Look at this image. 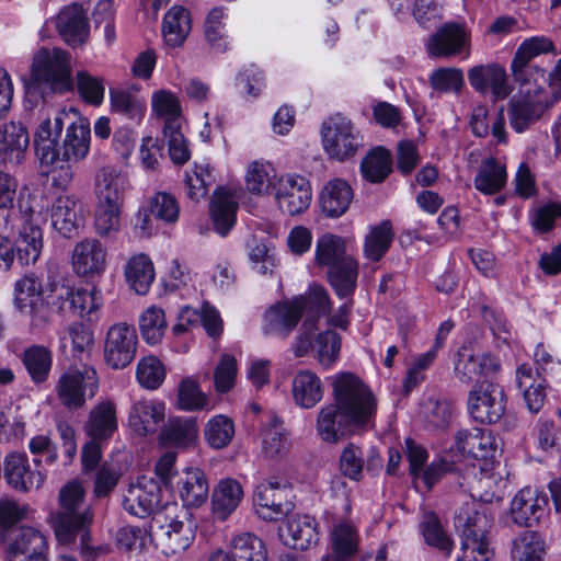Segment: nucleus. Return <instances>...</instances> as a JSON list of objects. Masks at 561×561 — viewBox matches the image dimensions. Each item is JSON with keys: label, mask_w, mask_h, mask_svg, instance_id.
I'll list each match as a JSON object with an SVG mask.
<instances>
[{"label": "nucleus", "mask_w": 561, "mask_h": 561, "mask_svg": "<svg viewBox=\"0 0 561 561\" xmlns=\"http://www.w3.org/2000/svg\"><path fill=\"white\" fill-rule=\"evenodd\" d=\"M70 57L60 48H41L33 57L31 83L42 92L64 93L72 88Z\"/></svg>", "instance_id": "39448f33"}, {"label": "nucleus", "mask_w": 561, "mask_h": 561, "mask_svg": "<svg viewBox=\"0 0 561 561\" xmlns=\"http://www.w3.org/2000/svg\"><path fill=\"white\" fill-rule=\"evenodd\" d=\"M151 104L153 113L163 121V131L182 127V107L174 93L167 90L156 91Z\"/></svg>", "instance_id": "8fccbe9b"}, {"label": "nucleus", "mask_w": 561, "mask_h": 561, "mask_svg": "<svg viewBox=\"0 0 561 561\" xmlns=\"http://www.w3.org/2000/svg\"><path fill=\"white\" fill-rule=\"evenodd\" d=\"M500 369L501 363L497 357L489 353H474L471 348L463 346L458 351L454 371L461 382L469 383L481 379L492 381Z\"/></svg>", "instance_id": "dca6fc26"}, {"label": "nucleus", "mask_w": 561, "mask_h": 561, "mask_svg": "<svg viewBox=\"0 0 561 561\" xmlns=\"http://www.w3.org/2000/svg\"><path fill=\"white\" fill-rule=\"evenodd\" d=\"M392 239V225L389 220L371 226L364 242L365 257L373 262L379 261L389 250Z\"/></svg>", "instance_id": "bf43d9fd"}, {"label": "nucleus", "mask_w": 561, "mask_h": 561, "mask_svg": "<svg viewBox=\"0 0 561 561\" xmlns=\"http://www.w3.org/2000/svg\"><path fill=\"white\" fill-rule=\"evenodd\" d=\"M321 137L329 157L344 161L363 146V138L350 118L336 114L322 123Z\"/></svg>", "instance_id": "0eeeda50"}, {"label": "nucleus", "mask_w": 561, "mask_h": 561, "mask_svg": "<svg viewBox=\"0 0 561 561\" xmlns=\"http://www.w3.org/2000/svg\"><path fill=\"white\" fill-rule=\"evenodd\" d=\"M58 343L62 354L70 352L72 357L82 358L91 352L94 337L83 323L75 322L58 331Z\"/></svg>", "instance_id": "c03bdc74"}, {"label": "nucleus", "mask_w": 561, "mask_h": 561, "mask_svg": "<svg viewBox=\"0 0 561 561\" xmlns=\"http://www.w3.org/2000/svg\"><path fill=\"white\" fill-rule=\"evenodd\" d=\"M21 226L14 241L16 259L21 265L34 264L44 247V234L38 225L39 214L20 204Z\"/></svg>", "instance_id": "ddd939ff"}, {"label": "nucleus", "mask_w": 561, "mask_h": 561, "mask_svg": "<svg viewBox=\"0 0 561 561\" xmlns=\"http://www.w3.org/2000/svg\"><path fill=\"white\" fill-rule=\"evenodd\" d=\"M215 179L207 162H195L185 173V187L187 196L199 202L205 198Z\"/></svg>", "instance_id": "680f3d73"}, {"label": "nucleus", "mask_w": 561, "mask_h": 561, "mask_svg": "<svg viewBox=\"0 0 561 561\" xmlns=\"http://www.w3.org/2000/svg\"><path fill=\"white\" fill-rule=\"evenodd\" d=\"M363 176L371 183L383 182L391 172V156L388 150L378 147L371 150L362 161Z\"/></svg>", "instance_id": "0e129e2a"}, {"label": "nucleus", "mask_w": 561, "mask_h": 561, "mask_svg": "<svg viewBox=\"0 0 561 561\" xmlns=\"http://www.w3.org/2000/svg\"><path fill=\"white\" fill-rule=\"evenodd\" d=\"M55 389L64 407L69 410L81 409L85 404V396L91 399L99 390L98 373L87 365L69 368L60 375Z\"/></svg>", "instance_id": "6e6552de"}, {"label": "nucleus", "mask_w": 561, "mask_h": 561, "mask_svg": "<svg viewBox=\"0 0 561 561\" xmlns=\"http://www.w3.org/2000/svg\"><path fill=\"white\" fill-rule=\"evenodd\" d=\"M548 507V499L531 488H524L511 502V516L515 524L530 527L538 523Z\"/></svg>", "instance_id": "b1692460"}, {"label": "nucleus", "mask_w": 561, "mask_h": 561, "mask_svg": "<svg viewBox=\"0 0 561 561\" xmlns=\"http://www.w3.org/2000/svg\"><path fill=\"white\" fill-rule=\"evenodd\" d=\"M358 262L353 257L344 259L328 270V282L341 298H351L357 286Z\"/></svg>", "instance_id": "09e8293b"}, {"label": "nucleus", "mask_w": 561, "mask_h": 561, "mask_svg": "<svg viewBox=\"0 0 561 561\" xmlns=\"http://www.w3.org/2000/svg\"><path fill=\"white\" fill-rule=\"evenodd\" d=\"M161 502V490L152 478L140 477L130 483L124 494L123 506L130 515L149 516Z\"/></svg>", "instance_id": "a211bd4d"}, {"label": "nucleus", "mask_w": 561, "mask_h": 561, "mask_svg": "<svg viewBox=\"0 0 561 561\" xmlns=\"http://www.w3.org/2000/svg\"><path fill=\"white\" fill-rule=\"evenodd\" d=\"M262 451L268 458L284 457L289 453L290 442L283 422L275 413H268L261 422Z\"/></svg>", "instance_id": "4c0bfd02"}, {"label": "nucleus", "mask_w": 561, "mask_h": 561, "mask_svg": "<svg viewBox=\"0 0 561 561\" xmlns=\"http://www.w3.org/2000/svg\"><path fill=\"white\" fill-rule=\"evenodd\" d=\"M290 483L287 479L271 477L260 482L253 495V505L257 516L274 522L288 515L295 507Z\"/></svg>", "instance_id": "423d86ee"}, {"label": "nucleus", "mask_w": 561, "mask_h": 561, "mask_svg": "<svg viewBox=\"0 0 561 561\" xmlns=\"http://www.w3.org/2000/svg\"><path fill=\"white\" fill-rule=\"evenodd\" d=\"M0 549H3L5 559H9L47 551L48 547L42 531L33 527H20L8 535Z\"/></svg>", "instance_id": "f704fd0d"}, {"label": "nucleus", "mask_w": 561, "mask_h": 561, "mask_svg": "<svg viewBox=\"0 0 561 561\" xmlns=\"http://www.w3.org/2000/svg\"><path fill=\"white\" fill-rule=\"evenodd\" d=\"M561 101V58L554 69L547 75L546 82L540 84L539 90L530 102L529 112L525 118V130Z\"/></svg>", "instance_id": "c756f323"}, {"label": "nucleus", "mask_w": 561, "mask_h": 561, "mask_svg": "<svg viewBox=\"0 0 561 561\" xmlns=\"http://www.w3.org/2000/svg\"><path fill=\"white\" fill-rule=\"evenodd\" d=\"M137 334L133 325L125 322L113 324L104 342V358L114 369H123L135 358Z\"/></svg>", "instance_id": "4468645a"}, {"label": "nucleus", "mask_w": 561, "mask_h": 561, "mask_svg": "<svg viewBox=\"0 0 561 561\" xmlns=\"http://www.w3.org/2000/svg\"><path fill=\"white\" fill-rule=\"evenodd\" d=\"M30 136L21 122H8L0 126V162L3 165H18L26 154Z\"/></svg>", "instance_id": "a878e982"}, {"label": "nucleus", "mask_w": 561, "mask_h": 561, "mask_svg": "<svg viewBox=\"0 0 561 561\" xmlns=\"http://www.w3.org/2000/svg\"><path fill=\"white\" fill-rule=\"evenodd\" d=\"M561 101V58L554 69L547 75L546 82L540 84L539 90L530 102L529 112L525 118V130Z\"/></svg>", "instance_id": "c85d7f7f"}, {"label": "nucleus", "mask_w": 561, "mask_h": 561, "mask_svg": "<svg viewBox=\"0 0 561 561\" xmlns=\"http://www.w3.org/2000/svg\"><path fill=\"white\" fill-rule=\"evenodd\" d=\"M165 416L163 402L153 399L135 401L128 414V425L138 435L153 434Z\"/></svg>", "instance_id": "7c9ffc66"}, {"label": "nucleus", "mask_w": 561, "mask_h": 561, "mask_svg": "<svg viewBox=\"0 0 561 561\" xmlns=\"http://www.w3.org/2000/svg\"><path fill=\"white\" fill-rule=\"evenodd\" d=\"M198 439V426L195 417H171L162 427L159 440L165 447L188 449Z\"/></svg>", "instance_id": "e433bc0d"}, {"label": "nucleus", "mask_w": 561, "mask_h": 561, "mask_svg": "<svg viewBox=\"0 0 561 561\" xmlns=\"http://www.w3.org/2000/svg\"><path fill=\"white\" fill-rule=\"evenodd\" d=\"M348 257L351 255L346 254V244L342 237L324 233L318 238L314 251V261L318 265L331 268Z\"/></svg>", "instance_id": "6e6d98bb"}, {"label": "nucleus", "mask_w": 561, "mask_h": 561, "mask_svg": "<svg viewBox=\"0 0 561 561\" xmlns=\"http://www.w3.org/2000/svg\"><path fill=\"white\" fill-rule=\"evenodd\" d=\"M329 541L331 547L329 554L352 561L360 546L358 527L351 520H340L332 526Z\"/></svg>", "instance_id": "58836bf2"}, {"label": "nucleus", "mask_w": 561, "mask_h": 561, "mask_svg": "<svg viewBox=\"0 0 561 561\" xmlns=\"http://www.w3.org/2000/svg\"><path fill=\"white\" fill-rule=\"evenodd\" d=\"M71 116H77L76 110H60L56 111L53 117L48 115L39 123L34 134V142L42 163H54L56 161V153H54L56 140Z\"/></svg>", "instance_id": "aec40b11"}, {"label": "nucleus", "mask_w": 561, "mask_h": 561, "mask_svg": "<svg viewBox=\"0 0 561 561\" xmlns=\"http://www.w3.org/2000/svg\"><path fill=\"white\" fill-rule=\"evenodd\" d=\"M279 209L290 216L304 213L311 203L312 192L309 181L298 174L279 176L274 190Z\"/></svg>", "instance_id": "2eb2a0df"}, {"label": "nucleus", "mask_w": 561, "mask_h": 561, "mask_svg": "<svg viewBox=\"0 0 561 561\" xmlns=\"http://www.w3.org/2000/svg\"><path fill=\"white\" fill-rule=\"evenodd\" d=\"M62 144L55 148L56 161L78 162L85 158L90 149V124L78 115L71 116Z\"/></svg>", "instance_id": "4be33fe9"}, {"label": "nucleus", "mask_w": 561, "mask_h": 561, "mask_svg": "<svg viewBox=\"0 0 561 561\" xmlns=\"http://www.w3.org/2000/svg\"><path fill=\"white\" fill-rule=\"evenodd\" d=\"M54 25L60 37L72 47L85 44L90 36L87 12L82 5L71 3L62 8L54 19Z\"/></svg>", "instance_id": "412c9836"}, {"label": "nucleus", "mask_w": 561, "mask_h": 561, "mask_svg": "<svg viewBox=\"0 0 561 561\" xmlns=\"http://www.w3.org/2000/svg\"><path fill=\"white\" fill-rule=\"evenodd\" d=\"M490 124L493 137L499 142H506L504 107L501 106L492 115L485 105H478L472 110L470 127L478 137H486L490 133Z\"/></svg>", "instance_id": "de8ad7c7"}, {"label": "nucleus", "mask_w": 561, "mask_h": 561, "mask_svg": "<svg viewBox=\"0 0 561 561\" xmlns=\"http://www.w3.org/2000/svg\"><path fill=\"white\" fill-rule=\"evenodd\" d=\"M352 425L342 415L335 404L321 408L317 417V433L327 443H336L345 433V426Z\"/></svg>", "instance_id": "4d7b16f0"}, {"label": "nucleus", "mask_w": 561, "mask_h": 561, "mask_svg": "<svg viewBox=\"0 0 561 561\" xmlns=\"http://www.w3.org/2000/svg\"><path fill=\"white\" fill-rule=\"evenodd\" d=\"M505 480L500 473H495L493 469L480 467L478 471L473 468L471 474L463 478V482H460V488L469 492V501H466L461 507H465L467 503L474 502L477 510L485 512L489 517L491 514L485 503H492L493 501H500L504 495Z\"/></svg>", "instance_id": "f8f14e48"}, {"label": "nucleus", "mask_w": 561, "mask_h": 561, "mask_svg": "<svg viewBox=\"0 0 561 561\" xmlns=\"http://www.w3.org/2000/svg\"><path fill=\"white\" fill-rule=\"evenodd\" d=\"M244 179L250 193L268 195L274 192L279 176L270 162L253 161L248 165Z\"/></svg>", "instance_id": "3c124183"}, {"label": "nucleus", "mask_w": 561, "mask_h": 561, "mask_svg": "<svg viewBox=\"0 0 561 561\" xmlns=\"http://www.w3.org/2000/svg\"><path fill=\"white\" fill-rule=\"evenodd\" d=\"M332 386L340 415L355 427H371L378 409L371 389L352 373L335 375Z\"/></svg>", "instance_id": "f03ea898"}, {"label": "nucleus", "mask_w": 561, "mask_h": 561, "mask_svg": "<svg viewBox=\"0 0 561 561\" xmlns=\"http://www.w3.org/2000/svg\"><path fill=\"white\" fill-rule=\"evenodd\" d=\"M228 14L222 7L213 8L205 20V35L208 44L213 49L219 53L226 51L230 42L226 34V20Z\"/></svg>", "instance_id": "052dcab7"}, {"label": "nucleus", "mask_w": 561, "mask_h": 561, "mask_svg": "<svg viewBox=\"0 0 561 561\" xmlns=\"http://www.w3.org/2000/svg\"><path fill=\"white\" fill-rule=\"evenodd\" d=\"M232 561H267V550L261 538L252 533H240L230 542Z\"/></svg>", "instance_id": "864d4df0"}, {"label": "nucleus", "mask_w": 561, "mask_h": 561, "mask_svg": "<svg viewBox=\"0 0 561 561\" xmlns=\"http://www.w3.org/2000/svg\"><path fill=\"white\" fill-rule=\"evenodd\" d=\"M191 28V13L182 5L171 7L163 16L162 36L165 44L172 48L183 45Z\"/></svg>", "instance_id": "a18cd8bd"}, {"label": "nucleus", "mask_w": 561, "mask_h": 561, "mask_svg": "<svg viewBox=\"0 0 561 561\" xmlns=\"http://www.w3.org/2000/svg\"><path fill=\"white\" fill-rule=\"evenodd\" d=\"M4 477L10 485L20 491H30L38 489L45 479V476L30 467L25 454L13 453L7 456L4 460Z\"/></svg>", "instance_id": "72a5a7b5"}, {"label": "nucleus", "mask_w": 561, "mask_h": 561, "mask_svg": "<svg viewBox=\"0 0 561 561\" xmlns=\"http://www.w3.org/2000/svg\"><path fill=\"white\" fill-rule=\"evenodd\" d=\"M238 199V192L226 186H220L213 193L209 210L214 228L221 237H226L236 224Z\"/></svg>", "instance_id": "cd10ccee"}, {"label": "nucleus", "mask_w": 561, "mask_h": 561, "mask_svg": "<svg viewBox=\"0 0 561 561\" xmlns=\"http://www.w3.org/2000/svg\"><path fill=\"white\" fill-rule=\"evenodd\" d=\"M178 493L185 506L203 505L209 493V483L205 472L198 468H186L179 479Z\"/></svg>", "instance_id": "ea45409f"}, {"label": "nucleus", "mask_w": 561, "mask_h": 561, "mask_svg": "<svg viewBox=\"0 0 561 561\" xmlns=\"http://www.w3.org/2000/svg\"><path fill=\"white\" fill-rule=\"evenodd\" d=\"M313 329V320L304 321L302 331L293 344V352L297 357H302L311 351L318 363L329 369L340 357L341 337L335 331L327 330L312 340Z\"/></svg>", "instance_id": "1a4fd4ad"}, {"label": "nucleus", "mask_w": 561, "mask_h": 561, "mask_svg": "<svg viewBox=\"0 0 561 561\" xmlns=\"http://www.w3.org/2000/svg\"><path fill=\"white\" fill-rule=\"evenodd\" d=\"M506 182L505 164L493 157H489L479 165L473 185L477 191L484 195H494L504 188Z\"/></svg>", "instance_id": "49530a36"}, {"label": "nucleus", "mask_w": 561, "mask_h": 561, "mask_svg": "<svg viewBox=\"0 0 561 561\" xmlns=\"http://www.w3.org/2000/svg\"><path fill=\"white\" fill-rule=\"evenodd\" d=\"M129 187L127 175L114 168L104 167L94 176V195L96 204L123 206Z\"/></svg>", "instance_id": "5701e85b"}, {"label": "nucleus", "mask_w": 561, "mask_h": 561, "mask_svg": "<svg viewBox=\"0 0 561 561\" xmlns=\"http://www.w3.org/2000/svg\"><path fill=\"white\" fill-rule=\"evenodd\" d=\"M457 449L474 459L493 457L497 448L494 434L485 428L460 430L455 437Z\"/></svg>", "instance_id": "2f4dec72"}, {"label": "nucleus", "mask_w": 561, "mask_h": 561, "mask_svg": "<svg viewBox=\"0 0 561 561\" xmlns=\"http://www.w3.org/2000/svg\"><path fill=\"white\" fill-rule=\"evenodd\" d=\"M71 263L79 276L102 275L107 267V250L100 240L85 238L73 247Z\"/></svg>", "instance_id": "6ab92c4d"}, {"label": "nucleus", "mask_w": 561, "mask_h": 561, "mask_svg": "<svg viewBox=\"0 0 561 561\" xmlns=\"http://www.w3.org/2000/svg\"><path fill=\"white\" fill-rule=\"evenodd\" d=\"M168 329L165 312L161 307L149 306L139 317L142 340L149 345L159 344Z\"/></svg>", "instance_id": "13d9d810"}, {"label": "nucleus", "mask_w": 561, "mask_h": 561, "mask_svg": "<svg viewBox=\"0 0 561 561\" xmlns=\"http://www.w3.org/2000/svg\"><path fill=\"white\" fill-rule=\"evenodd\" d=\"M296 298L297 304L300 305L304 314L308 312L311 316L306 320H313L314 323L316 318H319L322 314H327L332 307V301L328 290L323 286L317 284L310 286L306 294Z\"/></svg>", "instance_id": "338daca9"}, {"label": "nucleus", "mask_w": 561, "mask_h": 561, "mask_svg": "<svg viewBox=\"0 0 561 561\" xmlns=\"http://www.w3.org/2000/svg\"><path fill=\"white\" fill-rule=\"evenodd\" d=\"M278 535L284 545L307 550L319 541L318 523L309 515H294L279 527Z\"/></svg>", "instance_id": "bb28decb"}, {"label": "nucleus", "mask_w": 561, "mask_h": 561, "mask_svg": "<svg viewBox=\"0 0 561 561\" xmlns=\"http://www.w3.org/2000/svg\"><path fill=\"white\" fill-rule=\"evenodd\" d=\"M419 527L428 546L438 549L447 557L450 556L454 542L434 513H425Z\"/></svg>", "instance_id": "e2e57ef3"}, {"label": "nucleus", "mask_w": 561, "mask_h": 561, "mask_svg": "<svg viewBox=\"0 0 561 561\" xmlns=\"http://www.w3.org/2000/svg\"><path fill=\"white\" fill-rule=\"evenodd\" d=\"M455 525L461 528V554L457 561H490L489 531L492 517L477 510L474 502L460 507L455 516Z\"/></svg>", "instance_id": "20e7f679"}, {"label": "nucleus", "mask_w": 561, "mask_h": 561, "mask_svg": "<svg viewBox=\"0 0 561 561\" xmlns=\"http://www.w3.org/2000/svg\"><path fill=\"white\" fill-rule=\"evenodd\" d=\"M353 199V190L350 184L341 179L329 181L320 194V206L329 217L342 216L350 207Z\"/></svg>", "instance_id": "37998d69"}, {"label": "nucleus", "mask_w": 561, "mask_h": 561, "mask_svg": "<svg viewBox=\"0 0 561 561\" xmlns=\"http://www.w3.org/2000/svg\"><path fill=\"white\" fill-rule=\"evenodd\" d=\"M125 276L138 295H145L154 280L153 263L145 254L135 255L127 263Z\"/></svg>", "instance_id": "5fc2aeb1"}, {"label": "nucleus", "mask_w": 561, "mask_h": 561, "mask_svg": "<svg viewBox=\"0 0 561 561\" xmlns=\"http://www.w3.org/2000/svg\"><path fill=\"white\" fill-rule=\"evenodd\" d=\"M468 411L479 423L497 422L505 412L503 389L493 381H481L476 385L468 394Z\"/></svg>", "instance_id": "9b49d317"}, {"label": "nucleus", "mask_w": 561, "mask_h": 561, "mask_svg": "<svg viewBox=\"0 0 561 561\" xmlns=\"http://www.w3.org/2000/svg\"><path fill=\"white\" fill-rule=\"evenodd\" d=\"M545 549V542L537 533L524 531L513 541L512 557L515 561H541Z\"/></svg>", "instance_id": "774afa93"}, {"label": "nucleus", "mask_w": 561, "mask_h": 561, "mask_svg": "<svg viewBox=\"0 0 561 561\" xmlns=\"http://www.w3.org/2000/svg\"><path fill=\"white\" fill-rule=\"evenodd\" d=\"M471 46V31L465 22L450 21L442 24L425 42V49L432 58H451L465 54L468 58Z\"/></svg>", "instance_id": "9d476101"}, {"label": "nucleus", "mask_w": 561, "mask_h": 561, "mask_svg": "<svg viewBox=\"0 0 561 561\" xmlns=\"http://www.w3.org/2000/svg\"><path fill=\"white\" fill-rule=\"evenodd\" d=\"M204 436L211 448L222 449L231 443L234 436V423L227 415H215L206 423Z\"/></svg>", "instance_id": "69168bd1"}, {"label": "nucleus", "mask_w": 561, "mask_h": 561, "mask_svg": "<svg viewBox=\"0 0 561 561\" xmlns=\"http://www.w3.org/2000/svg\"><path fill=\"white\" fill-rule=\"evenodd\" d=\"M243 499V489L239 481L232 478L220 480L214 489L211 505L213 513L220 520L227 519L237 510Z\"/></svg>", "instance_id": "a19ab883"}, {"label": "nucleus", "mask_w": 561, "mask_h": 561, "mask_svg": "<svg viewBox=\"0 0 561 561\" xmlns=\"http://www.w3.org/2000/svg\"><path fill=\"white\" fill-rule=\"evenodd\" d=\"M468 81L476 92L482 95L491 92L494 100H504L512 92L506 70L499 62L471 67L468 70Z\"/></svg>", "instance_id": "f3484780"}, {"label": "nucleus", "mask_w": 561, "mask_h": 561, "mask_svg": "<svg viewBox=\"0 0 561 561\" xmlns=\"http://www.w3.org/2000/svg\"><path fill=\"white\" fill-rule=\"evenodd\" d=\"M94 514L84 503V490L79 482L66 484L59 492V510L50 517L57 541L64 546L76 542L77 533L91 526Z\"/></svg>", "instance_id": "7ed1b4c3"}, {"label": "nucleus", "mask_w": 561, "mask_h": 561, "mask_svg": "<svg viewBox=\"0 0 561 561\" xmlns=\"http://www.w3.org/2000/svg\"><path fill=\"white\" fill-rule=\"evenodd\" d=\"M304 316L297 298L275 304L264 313L263 331L286 339Z\"/></svg>", "instance_id": "393cba45"}, {"label": "nucleus", "mask_w": 561, "mask_h": 561, "mask_svg": "<svg viewBox=\"0 0 561 561\" xmlns=\"http://www.w3.org/2000/svg\"><path fill=\"white\" fill-rule=\"evenodd\" d=\"M117 428L116 405L111 400H103L94 405L84 425L87 435L93 440H107Z\"/></svg>", "instance_id": "c9c22d12"}, {"label": "nucleus", "mask_w": 561, "mask_h": 561, "mask_svg": "<svg viewBox=\"0 0 561 561\" xmlns=\"http://www.w3.org/2000/svg\"><path fill=\"white\" fill-rule=\"evenodd\" d=\"M50 221L53 228L62 237H72L82 222L78 199L71 195L58 196L50 207Z\"/></svg>", "instance_id": "473e14b6"}, {"label": "nucleus", "mask_w": 561, "mask_h": 561, "mask_svg": "<svg viewBox=\"0 0 561 561\" xmlns=\"http://www.w3.org/2000/svg\"><path fill=\"white\" fill-rule=\"evenodd\" d=\"M22 363L34 383H43L48 379L53 367V353L44 346L34 344L24 350Z\"/></svg>", "instance_id": "603ef678"}, {"label": "nucleus", "mask_w": 561, "mask_h": 561, "mask_svg": "<svg viewBox=\"0 0 561 561\" xmlns=\"http://www.w3.org/2000/svg\"><path fill=\"white\" fill-rule=\"evenodd\" d=\"M294 402L302 409H311L323 398V386L320 377L311 370L298 371L291 381Z\"/></svg>", "instance_id": "79ce46f5"}, {"label": "nucleus", "mask_w": 561, "mask_h": 561, "mask_svg": "<svg viewBox=\"0 0 561 561\" xmlns=\"http://www.w3.org/2000/svg\"><path fill=\"white\" fill-rule=\"evenodd\" d=\"M554 50L553 42L547 36L526 38L516 49L511 62V73L517 85V94L508 103V118L517 133L525 131V118L540 84L546 82V70L531 65L536 57Z\"/></svg>", "instance_id": "f257e3e1"}]
</instances>
